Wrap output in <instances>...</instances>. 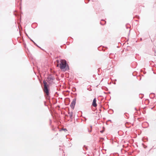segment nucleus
I'll return each instance as SVG.
<instances>
[{"label":"nucleus","mask_w":156,"mask_h":156,"mask_svg":"<svg viewBox=\"0 0 156 156\" xmlns=\"http://www.w3.org/2000/svg\"><path fill=\"white\" fill-rule=\"evenodd\" d=\"M63 130L65 131V132L67 131V129H64Z\"/></svg>","instance_id":"423d86ee"},{"label":"nucleus","mask_w":156,"mask_h":156,"mask_svg":"<svg viewBox=\"0 0 156 156\" xmlns=\"http://www.w3.org/2000/svg\"><path fill=\"white\" fill-rule=\"evenodd\" d=\"M76 104V100L74 99L73 100L70 105V106L72 108H73Z\"/></svg>","instance_id":"7ed1b4c3"},{"label":"nucleus","mask_w":156,"mask_h":156,"mask_svg":"<svg viewBox=\"0 0 156 156\" xmlns=\"http://www.w3.org/2000/svg\"><path fill=\"white\" fill-rule=\"evenodd\" d=\"M96 98H94V99L93 100V102L92 103V105L94 107H96L97 106V105L96 103Z\"/></svg>","instance_id":"20e7f679"},{"label":"nucleus","mask_w":156,"mask_h":156,"mask_svg":"<svg viewBox=\"0 0 156 156\" xmlns=\"http://www.w3.org/2000/svg\"><path fill=\"white\" fill-rule=\"evenodd\" d=\"M58 64L57 66L59 67L61 70H66L68 69L66 61L65 60L62 59L60 61L57 60Z\"/></svg>","instance_id":"f257e3e1"},{"label":"nucleus","mask_w":156,"mask_h":156,"mask_svg":"<svg viewBox=\"0 0 156 156\" xmlns=\"http://www.w3.org/2000/svg\"><path fill=\"white\" fill-rule=\"evenodd\" d=\"M43 83L44 84V92L46 93V95L48 96L49 94V90L48 88L47 83L45 81H43Z\"/></svg>","instance_id":"f03ea898"},{"label":"nucleus","mask_w":156,"mask_h":156,"mask_svg":"<svg viewBox=\"0 0 156 156\" xmlns=\"http://www.w3.org/2000/svg\"><path fill=\"white\" fill-rule=\"evenodd\" d=\"M91 130H90V132H91Z\"/></svg>","instance_id":"6e6552de"},{"label":"nucleus","mask_w":156,"mask_h":156,"mask_svg":"<svg viewBox=\"0 0 156 156\" xmlns=\"http://www.w3.org/2000/svg\"><path fill=\"white\" fill-rule=\"evenodd\" d=\"M104 131V130H101V131H100V132L101 133H102Z\"/></svg>","instance_id":"0eeeda50"},{"label":"nucleus","mask_w":156,"mask_h":156,"mask_svg":"<svg viewBox=\"0 0 156 156\" xmlns=\"http://www.w3.org/2000/svg\"><path fill=\"white\" fill-rule=\"evenodd\" d=\"M69 114L70 115L71 117H72V115H73L72 112H69Z\"/></svg>","instance_id":"39448f33"}]
</instances>
